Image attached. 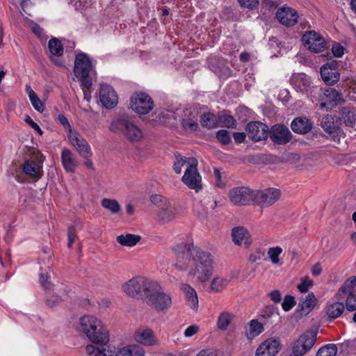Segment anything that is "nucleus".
<instances>
[{
	"label": "nucleus",
	"mask_w": 356,
	"mask_h": 356,
	"mask_svg": "<svg viewBox=\"0 0 356 356\" xmlns=\"http://www.w3.org/2000/svg\"><path fill=\"white\" fill-rule=\"evenodd\" d=\"M175 254V268L186 273L200 283L208 282L214 272L213 256L208 251L194 246L192 239L180 242L173 248Z\"/></svg>",
	"instance_id": "nucleus-1"
},
{
	"label": "nucleus",
	"mask_w": 356,
	"mask_h": 356,
	"mask_svg": "<svg viewBox=\"0 0 356 356\" xmlns=\"http://www.w3.org/2000/svg\"><path fill=\"white\" fill-rule=\"evenodd\" d=\"M81 331L95 345L108 341L109 331L103 321L93 315H84L79 318Z\"/></svg>",
	"instance_id": "nucleus-2"
},
{
	"label": "nucleus",
	"mask_w": 356,
	"mask_h": 356,
	"mask_svg": "<svg viewBox=\"0 0 356 356\" xmlns=\"http://www.w3.org/2000/svg\"><path fill=\"white\" fill-rule=\"evenodd\" d=\"M156 280L144 276H134L121 285L122 292L129 298L145 301Z\"/></svg>",
	"instance_id": "nucleus-3"
},
{
	"label": "nucleus",
	"mask_w": 356,
	"mask_h": 356,
	"mask_svg": "<svg viewBox=\"0 0 356 356\" xmlns=\"http://www.w3.org/2000/svg\"><path fill=\"white\" fill-rule=\"evenodd\" d=\"M74 74L81 83V87L90 88L96 72L89 56L83 52L76 54L74 64Z\"/></svg>",
	"instance_id": "nucleus-4"
},
{
	"label": "nucleus",
	"mask_w": 356,
	"mask_h": 356,
	"mask_svg": "<svg viewBox=\"0 0 356 356\" xmlns=\"http://www.w3.org/2000/svg\"><path fill=\"white\" fill-rule=\"evenodd\" d=\"M145 302L156 312H165L172 305L171 294L165 291L159 282L156 281L154 289H151Z\"/></svg>",
	"instance_id": "nucleus-5"
},
{
	"label": "nucleus",
	"mask_w": 356,
	"mask_h": 356,
	"mask_svg": "<svg viewBox=\"0 0 356 356\" xmlns=\"http://www.w3.org/2000/svg\"><path fill=\"white\" fill-rule=\"evenodd\" d=\"M314 94L310 96L312 102H318L321 109L331 110L343 102L341 93L333 88H318L313 89Z\"/></svg>",
	"instance_id": "nucleus-6"
},
{
	"label": "nucleus",
	"mask_w": 356,
	"mask_h": 356,
	"mask_svg": "<svg viewBox=\"0 0 356 356\" xmlns=\"http://www.w3.org/2000/svg\"><path fill=\"white\" fill-rule=\"evenodd\" d=\"M356 277L347 279L339 289L336 298L339 300H345L346 307L350 312L356 310Z\"/></svg>",
	"instance_id": "nucleus-7"
},
{
	"label": "nucleus",
	"mask_w": 356,
	"mask_h": 356,
	"mask_svg": "<svg viewBox=\"0 0 356 356\" xmlns=\"http://www.w3.org/2000/svg\"><path fill=\"white\" fill-rule=\"evenodd\" d=\"M110 333L108 334V341L88 344L86 346V352L89 356H121L123 344L110 343Z\"/></svg>",
	"instance_id": "nucleus-8"
},
{
	"label": "nucleus",
	"mask_w": 356,
	"mask_h": 356,
	"mask_svg": "<svg viewBox=\"0 0 356 356\" xmlns=\"http://www.w3.org/2000/svg\"><path fill=\"white\" fill-rule=\"evenodd\" d=\"M228 197L234 205H248L254 203V190L245 186L234 187L229 190Z\"/></svg>",
	"instance_id": "nucleus-9"
},
{
	"label": "nucleus",
	"mask_w": 356,
	"mask_h": 356,
	"mask_svg": "<svg viewBox=\"0 0 356 356\" xmlns=\"http://www.w3.org/2000/svg\"><path fill=\"white\" fill-rule=\"evenodd\" d=\"M130 106L133 111L140 115L149 113L154 107V102L145 92L134 93L130 98Z\"/></svg>",
	"instance_id": "nucleus-10"
},
{
	"label": "nucleus",
	"mask_w": 356,
	"mask_h": 356,
	"mask_svg": "<svg viewBox=\"0 0 356 356\" xmlns=\"http://www.w3.org/2000/svg\"><path fill=\"white\" fill-rule=\"evenodd\" d=\"M67 137L70 145L74 147L80 156L83 159L91 158L92 152L89 143L76 129L70 130Z\"/></svg>",
	"instance_id": "nucleus-11"
},
{
	"label": "nucleus",
	"mask_w": 356,
	"mask_h": 356,
	"mask_svg": "<svg viewBox=\"0 0 356 356\" xmlns=\"http://www.w3.org/2000/svg\"><path fill=\"white\" fill-rule=\"evenodd\" d=\"M290 81L293 88L298 92L307 95L310 99V96L314 95L313 89L317 88L313 86L309 76L305 73H294L291 75Z\"/></svg>",
	"instance_id": "nucleus-12"
},
{
	"label": "nucleus",
	"mask_w": 356,
	"mask_h": 356,
	"mask_svg": "<svg viewBox=\"0 0 356 356\" xmlns=\"http://www.w3.org/2000/svg\"><path fill=\"white\" fill-rule=\"evenodd\" d=\"M190 167L185 170L181 178L182 182L190 189L198 192L202 188V177L197 170V161H192Z\"/></svg>",
	"instance_id": "nucleus-13"
},
{
	"label": "nucleus",
	"mask_w": 356,
	"mask_h": 356,
	"mask_svg": "<svg viewBox=\"0 0 356 356\" xmlns=\"http://www.w3.org/2000/svg\"><path fill=\"white\" fill-rule=\"evenodd\" d=\"M316 341V333L308 331L303 333L293 343L291 356H302L309 351Z\"/></svg>",
	"instance_id": "nucleus-14"
},
{
	"label": "nucleus",
	"mask_w": 356,
	"mask_h": 356,
	"mask_svg": "<svg viewBox=\"0 0 356 356\" xmlns=\"http://www.w3.org/2000/svg\"><path fill=\"white\" fill-rule=\"evenodd\" d=\"M302 42L307 49L314 53H320L325 49L324 38L315 31H306L302 36Z\"/></svg>",
	"instance_id": "nucleus-15"
},
{
	"label": "nucleus",
	"mask_w": 356,
	"mask_h": 356,
	"mask_svg": "<svg viewBox=\"0 0 356 356\" xmlns=\"http://www.w3.org/2000/svg\"><path fill=\"white\" fill-rule=\"evenodd\" d=\"M281 196V191L275 188L254 190V204L269 207L275 204Z\"/></svg>",
	"instance_id": "nucleus-16"
},
{
	"label": "nucleus",
	"mask_w": 356,
	"mask_h": 356,
	"mask_svg": "<svg viewBox=\"0 0 356 356\" xmlns=\"http://www.w3.org/2000/svg\"><path fill=\"white\" fill-rule=\"evenodd\" d=\"M39 282L40 285L46 291L47 304L49 307H54L58 305L63 300V295H58L54 289V286L50 281V275L47 272H41L39 275Z\"/></svg>",
	"instance_id": "nucleus-17"
},
{
	"label": "nucleus",
	"mask_w": 356,
	"mask_h": 356,
	"mask_svg": "<svg viewBox=\"0 0 356 356\" xmlns=\"http://www.w3.org/2000/svg\"><path fill=\"white\" fill-rule=\"evenodd\" d=\"M133 337L137 344L140 346H156L159 344L156 335L149 327H140L138 329L134 332Z\"/></svg>",
	"instance_id": "nucleus-18"
},
{
	"label": "nucleus",
	"mask_w": 356,
	"mask_h": 356,
	"mask_svg": "<svg viewBox=\"0 0 356 356\" xmlns=\"http://www.w3.org/2000/svg\"><path fill=\"white\" fill-rule=\"evenodd\" d=\"M245 131L251 140L258 142L267 138L269 129L266 124L261 122L253 121L247 124Z\"/></svg>",
	"instance_id": "nucleus-19"
},
{
	"label": "nucleus",
	"mask_w": 356,
	"mask_h": 356,
	"mask_svg": "<svg viewBox=\"0 0 356 356\" xmlns=\"http://www.w3.org/2000/svg\"><path fill=\"white\" fill-rule=\"evenodd\" d=\"M99 97L102 105L107 108L115 107L118 102V97L116 92L113 87L106 83L100 85Z\"/></svg>",
	"instance_id": "nucleus-20"
},
{
	"label": "nucleus",
	"mask_w": 356,
	"mask_h": 356,
	"mask_svg": "<svg viewBox=\"0 0 356 356\" xmlns=\"http://www.w3.org/2000/svg\"><path fill=\"white\" fill-rule=\"evenodd\" d=\"M321 76L324 83L327 86H332L337 83L340 78V73L337 68V63L334 62L327 63L321 67Z\"/></svg>",
	"instance_id": "nucleus-21"
},
{
	"label": "nucleus",
	"mask_w": 356,
	"mask_h": 356,
	"mask_svg": "<svg viewBox=\"0 0 356 356\" xmlns=\"http://www.w3.org/2000/svg\"><path fill=\"white\" fill-rule=\"evenodd\" d=\"M276 17L282 25L293 26L298 22L299 15L295 9L284 6L277 9Z\"/></svg>",
	"instance_id": "nucleus-22"
},
{
	"label": "nucleus",
	"mask_w": 356,
	"mask_h": 356,
	"mask_svg": "<svg viewBox=\"0 0 356 356\" xmlns=\"http://www.w3.org/2000/svg\"><path fill=\"white\" fill-rule=\"evenodd\" d=\"M279 340L271 337L262 342L257 349L255 356H275L280 350Z\"/></svg>",
	"instance_id": "nucleus-23"
},
{
	"label": "nucleus",
	"mask_w": 356,
	"mask_h": 356,
	"mask_svg": "<svg viewBox=\"0 0 356 356\" xmlns=\"http://www.w3.org/2000/svg\"><path fill=\"white\" fill-rule=\"evenodd\" d=\"M269 134L270 139L277 144H285L291 138V134L289 128L283 124L274 125Z\"/></svg>",
	"instance_id": "nucleus-24"
},
{
	"label": "nucleus",
	"mask_w": 356,
	"mask_h": 356,
	"mask_svg": "<svg viewBox=\"0 0 356 356\" xmlns=\"http://www.w3.org/2000/svg\"><path fill=\"white\" fill-rule=\"evenodd\" d=\"M60 161L63 169L68 173L75 172L79 166L75 154L67 147L61 150Z\"/></svg>",
	"instance_id": "nucleus-25"
},
{
	"label": "nucleus",
	"mask_w": 356,
	"mask_h": 356,
	"mask_svg": "<svg viewBox=\"0 0 356 356\" xmlns=\"http://www.w3.org/2000/svg\"><path fill=\"white\" fill-rule=\"evenodd\" d=\"M177 216V209L170 202L165 200L161 210L157 213V220L161 224H166L175 220Z\"/></svg>",
	"instance_id": "nucleus-26"
},
{
	"label": "nucleus",
	"mask_w": 356,
	"mask_h": 356,
	"mask_svg": "<svg viewBox=\"0 0 356 356\" xmlns=\"http://www.w3.org/2000/svg\"><path fill=\"white\" fill-rule=\"evenodd\" d=\"M317 299L314 293L310 292L305 296H302L298 305V312L300 316H307L316 307Z\"/></svg>",
	"instance_id": "nucleus-27"
},
{
	"label": "nucleus",
	"mask_w": 356,
	"mask_h": 356,
	"mask_svg": "<svg viewBox=\"0 0 356 356\" xmlns=\"http://www.w3.org/2000/svg\"><path fill=\"white\" fill-rule=\"evenodd\" d=\"M180 289L184 294L188 305L191 309L197 310L199 306V301L195 289L186 283H181L180 284Z\"/></svg>",
	"instance_id": "nucleus-28"
},
{
	"label": "nucleus",
	"mask_w": 356,
	"mask_h": 356,
	"mask_svg": "<svg viewBox=\"0 0 356 356\" xmlns=\"http://www.w3.org/2000/svg\"><path fill=\"white\" fill-rule=\"evenodd\" d=\"M232 277L229 275H216L211 280L209 290L211 293H220L229 285Z\"/></svg>",
	"instance_id": "nucleus-29"
},
{
	"label": "nucleus",
	"mask_w": 356,
	"mask_h": 356,
	"mask_svg": "<svg viewBox=\"0 0 356 356\" xmlns=\"http://www.w3.org/2000/svg\"><path fill=\"white\" fill-rule=\"evenodd\" d=\"M312 126L311 120L306 117L296 118L291 124V129L295 133L300 134L309 133L312 130Z\"/></svg>",
	"instance_id": "nucleus-30"
},
{
	"label": "nucleus",
	"mask_w": 356,
	"mask_h": 356,
	"mask_svg": "<svg viewBox=\"0 0 356 356\" xmlns=\"http://www.w3.org/2000/svg\"><path fill=\"white\" fill-rule=\"evenodd\" d=\"M48 47L51 54V60L57 65H61L59 57L63 54V47L61 42L56 38H51L49 41Z\"/></svg>",
	"instance_id": "nucleus-31"
},
{
	"label": "nucleus",
	"mask_w": 356,
	"mask_h": 356,
	"mask_svg": "<svg viewBox=\"0 0 356 356\" xmlns=\"http://www.w3.org/2000/svg\"><path fill=\"white\" fill-rule=\"evenodd\" d=\"M233 241L235 244L241 245L250 243V235L248 231L243 227H234L232 232Z\"/></svg>",
	"instance_id": "nucleus-32"
},
{
	"label": "nucleus",
	"mask_w": 356,
	"mask_h": 356,
	"mask_svg": "<svg viewBox=\"0 0 356 356\" xmlns=\"http://www.w3.org/2000/svg\"><path fill=\"white\" fill-rule=\"evenodd\" d=\"M124 136L131 142H139L143 138V131L135 124L128 121L126 126Z\"/></svg>",
	"instance_id": "nucleus-33"
},
{
	"label": "nucleus",
	"mask_w": 356,
	"mask_h": 356,
	"mask_svg": "<svg viewBox=\"0 0 356 356\" xmlns=\"http://www.w3.org/2000/svg\"><path fill=\"white\" fill-rule=\"evenodd\" d=\"M25 91L29 96L31 105L35 111L42 113L44 111L45 106L43 102L38 97V95L33 91L29 85L25 86Z\"/></svg>",
	"instance_id": "nucleus-34"
},
{
	"label": "nucleus",
	"mask_w": 356,
	"mask_h": 356,
	"mask_svg": "<svg viewBox=\"0 0 356 356\" xmlns=\"http://www.w3.org/2000/svg\"><path fill=\"white\" fill-rule=\"evenodd\" d=\"M121 356H145V350L137 343L123 344Z\"/></svg>",
	"instance_id": "nucleus-35"
},
{
	"label": "nucleus",
	"mask_w": 356,
	"mask_h": 356,
	"mask_svg": "<svg viewBox=\"0 0 356 356\" xmlns=\"http://www.w3.org/2000/svg\"><path fill=\"white\" fill-rule=\"evenodd\" d=\"M175 160L173 164V170L177 174H180L182 171V168H188L191 165L192 161H197L193 157L183 156L179 154H175Z\"/></svg>",
	"instance_id": "nucleus-36"
},
{
	"label": "nucleus",
	"mask_w": 356,
	"mask_h": 356,
	"mask_svg": "<svg viewBox=\"0 0 356 356\" xmlns=\"http://www.w3.org/2000/svg\"><path fill=\"white\" fill-rule=\"evenodd\" d=\"M140 239V236L133 234H120L116 237V241L125 247H134Z\"/></svg>",
	"instance_id": "nucleus-37"
},
{
	"label": "nucleus",
	"mask_w": 356,
	"mask_h": 356,
	"mask_svg": "<svg viewBox=\"0 0 356 356\" xmlns=\"http://www.w3.org/2000/svg\"><path fill=\"white\" fill-rule=\"evenodd\" d=\"M23 171L26 175L38 179L41 176L42 166L33 161H26Z\"/></svg>",
	"instance_id": "nucleus-38"
},
{
	"label": "nucleus",
	"mask_w": 356,
	"mask_h": 356,
	"mask_svg": "<svg viewBox=\"0 0 356 356\" xmlns=\"http://www.w3.org/2000/svg\"><path fill=\"white\" fill-rule=\"evenodd\" d=\"M264 330V325L259 321L253 319L249 323L248 330L245 335L249 340H252L259 336Z\"/></svg>",
	"instance_id": "nucleus-39"
},
{
	"label": "nucleus",
	"mask_w": 356,
	"mask_h": 356,
	"mask_svg": "<svg viewBox=\"0 0 356 356\" xmlns=\"http://www.w3.org/2000/svg\"><path fill=\"white\" fill-rule=\"evenodd\" d=\"M321 125L325 131L329 134H338L339 129L335 124L334 118L332 115H327L323 117Z\"/></svg>",
	"instance_id": "nucleus-40"
},
{
	"label": "nucleus",
	"mask_w": 356,
	"mask_h": 356,
	"mask_svg": "<svg viewBox=\"0 0 356 356\" xmlns=\"http://www.w3.org/2000/svg\"><path fill=\"white\" fill-rule=\"evenodd\" d=\"M102 207L112 214H118L121 210V206L115 199L103 198L101 200Z\"/></svg>",
	"instance_id": "nucleus-41"
},
{
	"label": "nucleus",
	"mask_w": 356,
	"mask_h": 356,
	"mask_svg": "<svg viewBox=\"0 0 356 356\" xmlns=\"http://www.w3.org/2000/svg\"><path fill=\"white\" fill-rule=\"evenodd\" d=\"M341 119L346 126H353L356 122V113L354 108L343 107L341 110Z\"/></svg>",
	"instance_id": "nucleus-42"
},
{
	"label": "nucleus",
	"mask_w": 356,
	"mask_h": 356,
	"mask_svg": "<svg viewBox=\"0 0 356 356\" xmlns=\"http://www.w3.org/2000/svg\"><path fill=\"white\" fill-rule=\"evenodd\" d=\"M201 124L203 127L213 129L218 127V117L216 115L207 113L201 116Z\"/></svg>",
	"instance_id": "nucleus-43"
},
{
	"label": "nucleus",
	"mask_w": 356,
	"mask_h": 356,
	"mask_svg": "<svg viewBox=\"0 0 356 356\" xmlns=\"http://www.w3.org/2000/svg\"><path fill=\"white\" fill-rule=\"evenodd\" d=\"M344 310V305L340 302H335L328 306L327 315L331 318H337L340 316Z\"/></svg>",
	"instance_id": "nucleus-44"
},
{
	"label": "nucleus",
	"mask_w": 356,
	"mask_h": 356,
	"mask_svg": "<svg viewBox=\"0 0 356 356\" xmlns=\"http://www.w3.org/2000/svg\"><path fill=\"white\" fill-rule=\"evenodd\" d=\"M181 126L185 131L190 132L197 131L199 128L197 119L195 118L194 116L183 118L181 120Z\"/></svg>",
	"instance_id": "nucleus-45"
},
{
	"label": "nucleus",
	"mask_w": 356,
	"mask_h": 356,
	"mask_svg": "<svg viewBox=\"0 0 356 356\" xmlns=\"http://www.w3.org/2000/svg\"><path fill=\"white\" fill-rule=\"evenodd\" d=\"M233 316L229 312H222L218 319V327L220 330H226L232 320Z\"/></svg>",
	"instance_id": "nucleus-46"
},
{
	"label": "nucleus",
	"mask_w": 356,
	"mask_h": 356,
	"mask_svg": "<svg viewBox=\"0 0 356 356\" xmlns=\"http://www.w3.org/2000/svg\"><path fill=\"white\" fill-rule=\"evenodd\" d=\"M283 250L280 246L270 248L267 252V254L273 264H280V255L282 253Z\"/></svg>",
	"instance_id": "nucleus-47"
},
{
	"label": "nucleus",
	"mask_w": 356,
	"mask_h": 356,
	"mask_svg": "<svg viewBox=\"0 0 356 356\" xmlns=\"http://www.w3.org/2000/svg\"><path fill=\"white\" fill-rule=\"evenodd\" d=\"M337 348L335 344H327L318 350L316 356H335Z\"/></svg>",
	"instance_id": "nucleus-48"
},
{
	"label": "nucleus",
	"mask_w": 356,
	"mask_h": 356,
	"mask_svg": "<svg viewBox=\"0 0 356 356\" xmlns=\"http://www.w3.org/2000/svg\"><path fill=\"white\" fill-rule=\"evenodd\" d=\"M218 122L220 127H225L227 128H235L236 125V120L231 115H224L218 117Z\"/></svg>",
	"instance_id": "nucleus-49"
},
{
	"label": "nucleus",
	"mask_w": 356,
	"mask_h": 356,
	"mask_svg": "<svg viewBox=\"0 0 356 356\" xmlns=\"http://www.w3.org/2000/svg\"><path fill=\"white\" fill-rule=\"evenodd\" d=\"M128 120L124 119H119L112 122L110 129L116 133L122 132L124 134L126 126Z\"/></svg>",
	"instance_id": "nucleus-50"
},
{
	"label": "nucleus",
	"mask_w": 356,
	"mask_h": 356,
	"mask_svg": "<svg viewBox=\"0 0 356 356\" xmlns=\"http://www.w3.org/2000/svg\"><path fill=\"white\" fill-rule=\"evenodd\" d=\"M314 283L308 277H304L300 279V283L298 284V289L301 293H306L313 286Z\"/></svg>",
	"instance_id": "nucleus-51"
},
{
	"label": "nucleus",
	"mask_w": 356,
	"mask_h": 356,
	"mask_svg": "<svg viewBox=\"0 0 356 356\" xmlns=\"http://www.w3.org/2000/svg\"><path fill=\"white\" fill-rule=\"evenodd\" d=\"M296 300L293 296L287 295L284 297L282 303V307L284 311L288 312L296 305Z\"/></svg>",
	"instance_id": "nucleus-52"
},
{
	"label": "nucleus",
	"mask_w": 356,
	"mask_h": 356,
	"mask_svg": "<svg viewBox=\"0 0 356 356\" xmlns=\"http://www.w3.org/2000/svg\"><path fill=\"white\" fill-rule=\"evenodd\" d=\"M200 331V327L197 324H192L187 327L184 332V336L186 338H191L197 334H198Z\"/></svg>",
	"instance_id": "nucleus-53"
},
{
	"label": "nucleus",
	"mask_w": 356,
	"mask_h": 356,
	"mask_svg": "<svg viewBox=\"0 0 356 356\" xmlns=\"http://www.w3.org/2000/svg\"><path fill=\"white\" fill-rule=\"evenodd\" d=\"M217 139L222 144L227 145L230 142L229 132L227 130H219L216 133Z\"/></svg>",
	"instance_id": "nucleus-54"
},
{
	"label": "nucleus",
	"mask_w": 356,
	"mask_h": 356,
	"mask_svg": "<svg viewBox=\"0 0 356 356\" xmlns=\"http://www.w3.org/2000/svg\"><path fill=\"white\" fill-rule=\"evenodd\" d=\"M265 256V252L261 249H257L254 252H252L249 257V261L251 263H257L263 259Z\"/></svg>",
	"instance_id": "nucleus-55"
},
{
	"label": "nucleus",
	"mask_w": 356,
	"mask_h": 356,
	"mask_svg": "<svg viewBox=\"0 0 356 356\" xmlns=\"http://www.w3.org/2000/svg\"><path fill=\"white\" fill-rule=\"evenodd\" d=\"M77 236L76 234V230L74 227H70L67 232V248H71L74 242L75 241Z\"/></svg>",
	"instance_id": "nucleus-56"
},
{
	"label": "nucleus",
	"mask_w": 356,
	"mask_h": 356,
	"mask_svg": "<svg viewBox=\"0 0 356 356\" xmlns=\"http://www.w3.org/2000/svg\"><path fill=\"white\" fill-rule=\"evenodd\" d=\"M242 7L254 9L259 5V0H238Z\"/></svg>",
	"instance_id": "nucleus-57"
},
{
	"label": "nucleus",
	"mask_w": 356,
	"mask_h": 356,
	"mask_svg": "<svg viewBox=\"0 0 356 356\" xmlns=\"http://www.w3.org/2000/svg\"><path fill=\"white\" fill-rule=\"evenodd\" d=\"M24 121L33 129H34L39 135H42L43 131L39 127V125L35 122L30 116L26 115L24 118Z\"/></svg>",
	"instance_id": "nucleus-58"
},
{
	"label": "nucleus",
	"mask_w": 356,
	"mask_h": 356,
	"mask_svg": "<svg viewBox=\"0 0 356 356\" xmlns=\"http://www.w3.org/2000/svg\"><path fill=\"white\" fill-rule=\"evenodd\" d=\"M197 356H222L220 351L214 349L202 350Z\"/></svg>",
	"instance_id": "nucleus-59"
},
{
	"label": "nucleus",
	"mask_w": 356,
	"mask_h": 356,
	"mask_svg": "<svg viewBox=\"0 0 356 356\" xmlns=\"http://www.w3.org/2000/svg\"><path fill=\"white\" fill-rule=\"evenodd\" d=\"M344 47L340 44H334L332 47V52L335 57L341 58L344 54Z\"/></svg>",
	"instance_id": "nucleus-60"
},
{
	"label": "nucleus",
	"mask_w": 356,
	"mask_h": 356,
	"mask_svg": "<svg viewBox=\"0 0 356 356\" xmlns=\"http://www.w3.org/2000/svg\"><path fill=\"white\" fill-rule=\"evenodd\" d=\"M58 120L59 122L63 126L65 131H66L67 134L70 133V130H75L74 129H73L72 127L68 120L64 115H59L58 116Z\"/></svg>",
	"instance_id": "nucleus-61"
},
{
	"label": "nucleus",
	"mask_w": 356,
	"mask_h": 356,
	"mask_svg": "<svg viewBox=\"0 0 356 356\" xmlns=\"http://www.w3.org/2000/svg\"><path fill=\"white\" fill-rule=\"evenodd\" d=\"M30 27L33 32L41 40L45 38L43 35V29L38 24L34 22H31L30 24Z\"/></svg>",
	"instance_id": "nucleus-62"
},
{
	"label": "nucleus",
	"mask_w": 356,
	"mask_h": 356,
	"mask_svg": "<svg viewBox=\"0 0 356 356\" xmlns=\"http://www.w3.org/2000/svg\"><path fill=\"white\" fill-rule=\"evenodd\" d=\"M278 99L282 101V102L284 104L287 103L290 99V93L289 91L286 89H282L280 91L278 95Z\"/></svg>",
	"instance_id": "nucleus-63"
},
{
	"label": "nucleus",
	"mask_w": 356,
	"mask_h": 356,
	"mask_svg": "<svg viewBox=\"0 0 356 356\" xmlns=\"http://www.w3.org/2000/svg\"><path fill=\"white\" fill-rule=\"evenodd\" d=\"M214 177L216 179V185L219 188H222L225 186V182H223L221 179V173L219 170H218V169L214 170Z\"/></svg>",
	"instance_id": "nucleus-64"
}]
</instances>
